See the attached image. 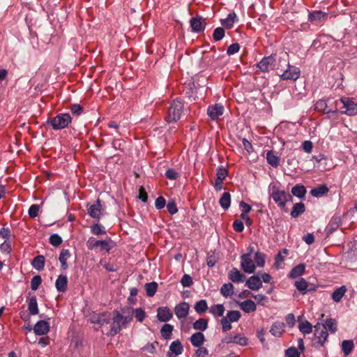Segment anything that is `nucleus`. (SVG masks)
Instances as JSON below:
<instances>
[{"label":"nucleus","mask_w":357,"mask_h":357,"mask_svg":"<svg viewBox=\"0 0 357 357\" xmlns=\"http://www.w3.org/2000/svg\"><path fill=\"white\" fill-rule=\"evenodd\" d=\"M250 254L247 253L241 256V268L248 273H252L255 271V262L250 259Z\"/></svg>","instance_id":"nucleus-7"},{"label":"nucleus","mask_w":357,"mask_h":357,"mask_svg":"<svg viewBox=\"0 0 357 357\" xmlns=\"http://www.w3.org/2000/svg\"><path fill=\"white\" fill-rule=\"evenodd\" d=\"M70 257V252L67 249H63L61 250L59 260L61 264V268L63 270H66L68 268L67 260Z\"/></svg>","instance_id":"nucleus-26"},{"label":"nucleus","mask_w":357,"mask_h":357,"mask_svg":"<svg viewBox=\"0 0 357 357\" xmlns=\"http://www.w3.org/2000/svg\"><path fill=\"white\" fill-rule=\"evenodd\" d=\"M204 20L201 17H192L190 20V26L193 31L201 32L204 29Z\"/></svg>","instance_id":"nucleus-16"},{"label":"nucleus","mask_w":357,"mask_h":357,"mask_svg":"<svg viewBox=\"0 0 357 357\" xmlns=\"http://www.w3.org/2000/svg\"><path fill=\"white\" fill-rule=\"evenodd\" d=\"M340 220L338 217H333L329 222L328 227L331 232L335 231L340 226Z\"/></svg>","instance_id":"nucleus-54"},{"label":"nucleus","mask_w":357,"mask_h":357,"mask_svg":"<svg viewBox=\"0 0 357 357\" xmlns=\"http://www.w3.org/2000/svg\"><path fill=\"white\" fill-rule=\"evenodd\" d=\"M167 208L168 212L172 215L175 214L178 211L176 204L173 200L168 202L167 204Z\"/></svg>","instance_id":"nucleus-60"},{"label":"nucleus","mask_w":357,"mask_h":357,"mask_svg":"<svg viewBox=\"0 0 357 357\" xmlns=\"http://www.w3.org/2000/svg\"><path fill=\"white\" fill-rule=\"evenodd\" d=\"M191 344L196 347H199L204 343L205 337L202 332H197L190 337Z\"/></svg>","instance_id":"nucleus-22"},{"label":"nucleus","mask_w":357,"mask_h":357,"mask_svg":"<svg viewBox=\"0 0 357 357\" xmlns=\"http://www.w3.org/2000/svg\"><path fill=\"white\" fill-rule=\"evenodd\" d=\"M68 278L66 275H59L55 282V287L59 291H65L67 287Z\"/></svg>","instance_id":"nucleus-25"},{"label":"nucleus","mask_w":357,"mask_h":357,"mask_svg":"<svg viewBox=\"0 0 357 357\" xmlns=\"http://www.w3.org/2000/svg\"><path fill=\"white\" fill-rule=\"evenodd\" d=\"M134 310L133 316H135L138 321L142 322L146 316L144 310L142 308H137L135 310Z\"/></svg>","instance_id":"nucleus-51"},{"label":"nucleus","mask_w":357,"mask_h":357,"mask_svg":"<svg viewBox=\"0 0 357 357\" xmlns=\"http://www.w3.org/2000/svg\"><path fill=\"white\" fill-rule=\"evenodd\" d=\"M347 291V288L345 286H342L337 289H336L331 294L332 299L335 302H340L344 294Z\"/></svg>","instance_id":"nucleus-28"},{"label":"nucleus","mask_w":357,"mask_h":357,"mask_svg":"<svg viewBox=\"0 0 357 357\" xmlns=\"http://www.w3.org/2000/svg\"><path fill=\"white\" fill-rule=\"evenodd\" d=\"M252 297L254 298L257 301V303L262 306L266 305L267 301H268V298L263 294H257V295L252 294Z\"/></svg>","instance_id":"nucleus-58"},{"label":"nucleus","mask_w":357,"mask_h":357,"mask_svg":"<svg viewBox=\"0 0 357 357\" xmlns=\"http://www.w3.org/2000/svg\"><path fill=\"white\" fill-rule=\"evenodd\" d=\"M40 209V206L38 204H33L31 205L29 208V215L30 218H36L38 214Z\"/></svg>","instance_id":"nucleus-56"},{"label":"nucleus","mask_w":357,"mask_h":357,"mask_svg":"<svg viewBox=\"0 0 357 357\" xmlns=\"http://www.w3.org/2000/svg\"><path fill=\"white\" fill-rule=\"evenodd\" d=\"M256 264L259 267H263L265 264V255L261 252H256L255 255Z\"/></svg>","instance_id":"nucleus-53"},{"label":"nucleus","mask_w":357,"mask_h":357,"mask_svg":"<svg viewBox=\"0 0 357 357\" xmlns=\"http://www.w3.org/2000/svg\"><path fill=\"white\" fill-rule=\"evenodd\" d=\"M246 285L252 290H258L262 286V282L258 276H251L247 281Z\"/></svg>","instance_id":"nucleus-21"},{"label":"nucleus","mask_w":357,"mask_h":357,"mask_svg":"<svg viewBox=\"0 0 357 357\" xmlns=\"http://www.w3.org/2000/svg\"><path fill=\"white\" fill-rule=\"evenodd\" d=\"M226 343H236L241 346H245L248 344V339L240 335H236L234 336L226 337L225 338Z\"/></svg>","instance_id":"nucleus-19"},{"label":"nucleus","mask_w":357,"mask_h":357,"mask_svg":"<svg viewBox=\"0 0 357 357\" xmlns=\"http://www.w3.org/2000/svg\"><path fill=\"white\" fill-rule=\"evenodd\" d=\"M271 197L274 202L281 208H284L287 202L291 199L292 197L290 194L284 190H275L273 191Z\"/></svg>","instance_id":"nucleus-5"},{"label":"nucleus","mask_w":357,"mask_h":357,"mask_svg":"<svg viewBox=\"0 0 357 357\" xmlns=\"http://www.w3.org/2000/svg\"><path fill=\"white\" fill-rule=\"evenodd\" d=\"M229 278L234 282H243L245 279V276L236 268H233L230 271Z\"/></svg>","instance_id":"nucleus-24"},{"label":"nucleus","mask_w":357,"mask_h":357,"mask_svg":"<svg viewBox=\"0 0 357 357\" xmlns=\"http://www.w3.org/2000/svg\"><path fill=\"white\" fill-rule=\"evenodd\" d=\"M240 50V45L238 43H233L229 46L227 50V53L229 55L234 54L238 52Z\"/></svg>","instance_id":"nucleus-63"},{"label":"nucleus","mask_w":357,"mask_h":357,"mask_svg":"<svg viewBox=\"0 0 357 357\" xmlns=\"http://www.w3.org/2000/svg\"><path fill=\"white\" fill-rule=\"evenodd\" d=\"M32 266L38 271H41L45 267V257L43 255H38L33 258Z\"/></svg>","instance_id":"nucleus-33"},{"label":"nucleus","mask_w":357,"mask_h":357,"mask_svg":"<svg viewBox=\"0 0 357 357\" xmlns=\"http://www.w3.org/2000/svg\"><path fill=\"white\" fill-rule=\"evenodd\" d=\"M305 204L302 202L296 203L294 205L291 212L292 218H297L305 212Z\"/></svg>","instance_id":"nucleus-29"},{"label":"nucleus","mask_w":357,"mask_h":357,"mask_svg":"<svg viewBox=\"0 0 357 357\" xmlns=\"http://www.w3.org/2000/svg\"><path fill=\"white\" fill-rule=\"evenodd\" d=\"M241 312L237 310H231L229 311L227 314L226 317L231 321V322H235L238 321V319L241 318Z\"/></svg>","instance_id":"nucleus-49"},{"label":"nucleus","mask_w":357,"mask_h":357,"mask_svg":"<svg viewBox=\"0 0 357 357\" xmlns=\"http://www.w3.org/2000/svg\"><path fill=\"white\" fill-rule=\"evenodd\" d=\"M224 107L220 104H215L208 107L207 113L213 120H216L223 114Z\"/></svg>","instance_id":"nucleus-12"},{"label":"nucleus","mask_w":357,"mask_h":357,"mask_svg":"<svg viewBox=\"0 0 357 357\" xmlns=\"http://www.w3.org/2000/svg\"><path fill=\"white\" fill-rule=\"evenodd\" d=\"M110 319L109 312L95 314L91 317V321L92 323L98 324L101 326L109 324Z\"/></svg>","instance_id":"nucleus-11"},{"label":"nucleus","mask_w":357,"mask_h":357,"mask_svg":"<svg viewBox=\"0 0 357 357\" xmlns=\"http://www.w3.org/2000/svg\"><path fill=\"white\" fill-rule=\"evenodd\" d=\"M181 282L183 287H190L192 284V279L189 275L185 274L183 276Z\"/></svg>","instance_id":"nucleus-62"},{"label":"nucleus","mask_w":357,"mask_h":357,"mask_svg":"<svg viewBox=\"0 0 357 357\" xmlns=\"http://www.w3.org/2000/svg\"><path fill=\"white\" fill-rule=\"evenodd\" d=\"M328 188H327V186L325 185H322L312 189L310 191V194L313 197H319L326 195V193H328Z\"/></svg>","instance_id":"nucleus-31"},{"label":"nucleus","mask_w":357,"mask_h":357,"mask_svg":"<svg viewBox=\"0 0 357 357\" xmlns=\"http://www.w3.org/2000/svg\"><path fill=\"white\" fill-rule=\"evenodd\" d=\"M298 68L288 64L287 69L280 75L282 79L296 80L300 76Z\"/></svg>","instance_id":"nucleus-8"},{"label":"nucleus","mask_w":357,"mask_h":357,"mask_svg":"<svg viewBox=\"0 0 357 357\" xmlns=\"http://www.w3.org/2000/svg\"><path fill=\"white\" fill-rule=\"evenodd\" d=\"M321 326H326V330H329L331 333L337 331V321L334 319H326L325 324Z\"/></svg>","instance_id":"nucleus-45"},{"label":"nucleus","mask_w":357,"mask_h":357,"mask_svg":"<svg viewBox=\"0 0 357 357\" xmlns=\"http://www.w3.org/2000/svg\"><path fill=\"white\" fill-rule=\"evenodd\" d=\"M220 293L224 297H228L234 294V286L231 283L223 284L220 289Z\"/></svg>","instance_id":"nucleus-37"},{"label":"nucleus","mask_w":357,"mask_h":357,"mask_svg":"<svg viewBox=\"0 0 357 357\" xmlns=\"http://www.w3.org/2000/svg\"><path fill=\"white\" fill-rule=\"evenodd\" d=\"M295 286L296 287L297 289L303 294L306 293L308 287L307 282L303 278H301L300 280L296 281Z\"/></svg>","instance_id":"nucleus-48"},{"label":"nucleus","mask_w":357,"mask_h":357,"mask_svg":"<svg viewBox=\"0 0 357 357\" xmlns=\"http://www.w3.org/2000/svg\"><path fill=\"white\" fill-rule=\"evenodd\" d=\"M91 231L95 235L105 234V231L98 224H95L91 226Z\"/></svg>","instance_id":"nucleus-64"},{"label":"nucleus","mask_w":357,"mask_h":357,"mask_svg":"<svg viewBox=\"0 0 357 357\" xmlns=\"http://www.w3.org/2000/svg\"><path fill=\"white\" fill-rule=\"evenodd\" d=\"M189 309V305L183 302L176 306L174 309L175 314L178 319L185 318L188 314Z\"/></svg>","instance_id":"nucleus-18"},{"label":"nucleus","mask_w":357,"mask_h":357,"mask_svg":"<svg viewBox=\"0 0 357 357\" xmlns=\"http://www.w3.org/2000/svg\"><path fill=\"white\" fill-rule=\"evenodd\" d=\"M314 336L318 339V343L320 346H323L325 341L328 337V333L326 330V326L317 324L314 326Z\"/></svg>","instance_id":"nucleus-9"},{"label":"nucleus","mask_w":357,"mask_h":357,"mask_svg":"<svg viewBox=\"0 0 357 357\" xmlns=\"http://www.w3.org/2000/svg\"><path fill=\"white\" fill-rule=\"evenodd\" d=\"M173 326L169 324H165L163 325L160 330L161 335L165 339L168 340L171 337L172 335Z\"/></svg>","instance_id":"nucleus-36"},{"label":"nucleus","mask_w":357,"mask_h":357,"mask_svg":"<svg viewBox=\"0 0 357 357\" xmlns=\"http://www.w3.org/2000/svg\"><path fill=\"white\" fill-rule=\"evenodd\" d=\"M28 310L31 315H36L38 314V303L35 296H32L29 298L28 303Z\"/></svg>","instance_id":"nucleus-30"},{"label":"nucleus","mask_w":357,"mask_h":357,"mask_svg":"<svg viewBox=\"0 0 357 357\" xmlns=\"http://www.w3.org/2000/svg\"><path fill=\"white\" fill-rule=\"evenodd\" d=\"M87 246L89 249H96L100 247L107 252L110 250V246L107 241H96L93 238H90L87 241Z\"/></svg>","instance_id":"nucleus-13"},{"label":"nucleus","mask_w":357,"mask_h":357,"mask_svg":"<svg viewBox=\"0 0 357 357\" xmlns=\"http://www.w3.org/2000/svg\"><path fill=\"white\" fill-rule=\"evenodd\" d=\"M343 104L345 111L343 112L344 114L349 116H355L357 114V102H354L348 98H342L340 99Z\"/></svg>","instance_id":"nucleus-6"},{"label":"nucleus","mask_w":357,"mask_h":357,"mask_svg":"<svg viewBox=\"0 0 357 357\" xmlns=\"http://www.w3.org/2000/svg\"><path fill=\"white\" fill-rule=\"evenodd\" d=\"M298 328L303 334H310L312 331V326L308 321L299 323Z\"/></svg>","instance_id":"nucleus-42"},{"label":"nucleus","mask_w":357,"mask_h":357,"mask_svg":"<svg viewBox=\"0 0 357 357\" xmlns=\"http://www.w3.org/2000/svg\"><path fill=\"white\" fill-rule=\"evenodd\" d=\"M220 323L222 326L223 332H226L231 328V321L227 319V317H223L220 320Z\"/></svg>","instance_id":"nucleus-57"},{"label":"nucleus","mask_w":357,"mask_h":357,"mask_svg":"<svg viewBox=\"0 0 357 357\" xmlns=\"http://www.w3.org/2000/svg\"><path fill=\"white\" fill-rule=\"evenodd\" d=\"M275 61L274 56L271 55L261 59L258 63V67L262 72H268L274 68Z\"/></svg>","instance_id":"nucleus-10"},{"label":"nucleus","mask_w":357,"mask_h":357,"mask_svg":"<svg viewBox=\"0 0 357 357\" xmlns=\"http://www.w3.org/2000/svg\"><path fill=\"white\" fill-rule=\"evenodd\" d=\"M183 109V104L181 101L176 99L172 101L168 109L166 120L169 123L176 122L180 119Z\"/></svg>","instance_id":"nucleus-2"},{"label":"nucleus","mask_w":357,"mask_h":357,"mask_svg":"<svg viewBox=\"0 0 357 357\" xmlns=\"http://www.w3.org/2000/svg\"><path fill=\"white\" fill-rule=\"evenodd\" d=\"M326 17V14L322 11H315L312 13H310L309 15V20L311 22L320 21L321 19H324Z\"/></svg>","instance_id":"nucleus-47"},{"label":"nucleus","mask_w":357,"mask_h":357,"mask_svg":"<svg viewBox=\"0 0 357 357\" xmlns=\"http://www.w3.org/2000/svg\"><path fill=\"white\" fill-rule=\"evenodd\" d=\"M183 347L179 340L173 341L169 346V351L174 356H178L182 354Z\"/></svg>","instance_id":"nucleus-27"},{"label":"nucleus","mask_w":357,"mask_h":357,"mask_svg":"<svg viewBox=\"0 0 357 357\" xmlns=\"http://www.w3.org/2000/svg\"><path fill=\"white\" fill-rule=\"evenodd\" d=\"M72 121V118L68 113H61L56 116L50 119L48 123H50L54 130H61L66 128Z\"/></svg>","instance_id":"nucleus-3"},{"label":"nucleus","mask_w":357,"mask_h":357,"mask_svg":"<svg viewBox=\"0 0 357 357\" xmlns=\"http://www.w3.org/2000/svg\"><path fill=\"white\" fill-rule=\"evenodd\" d=\"M314 109L317 111H321L325 114H329L331 112L332 113H336L337 109H333L331 108H329L328 106V104L325 100H318L315 105Z\"/></svg>","instance_id":"nucleus-20"},{"label":"nucleus","mask_w":357,"mask_h":357,"mask_svg":"<svg viewBox=\"0 0 357 357\" xmlns=\"http://www.w3.org/2000/svg\"><path fill=\"white\" fill-rule=\"evenodd\" d=\"M158 284L155 282L146 283L145 284L146 295L150 297L154 296L156 292Z\"/></svg>","instance_id":"nucleus-44"},{"label":"nucleus","mask_w":357,"mask_h":357,"mask_svg":"<svg viewBox=\"0 0 357 357\" xmlns=\"http://www.w3.org/2000/svg\"><path fill=\"white\" fill-rule=\"evenodd\" d=\"M266 160L268 163L274 167H277L279 165L280 158L275 155L273 151L267 152Z\"/></svg>","instance_id":"nucleus-32"},{"label":"nucleus","mask_w":357,"mask_h":357,"mask_svg":"<svg viewBox=\"0 0 357 357\" xmlns=\"http://www.w3.org/2000/svg\"><path fill=\"white\" fill-rule=\"evenodd\" d=\"M134 310L132 308L126 307L122 309V313L118 311L114 312V316L112 318L109 334L114 335L119 333L123 326L130 322L132 319Z\"/></svg>","instance_id":"nucleus-1"},{"label":"nucleus","mask_w":357,"mask_h":357,"mask_svg":"<svg viewBox=\"0 0 357 357\" xmlns=\"http://www.w3.org/2000/svg\"><path fill=\"white\" fill-rule=\"evenodd\" d=\"M287 357H299L300 353L295 347H290L285 351Z\"/></svg>","instance_id":"nucleus-59"},{"label":"nucleus","mask_w":357,"mask_h":357,"mask_svg":"<svg viewBox=\"0 0 357 357\" xmlns=\"http://www.w3.org/2000/svg\"><path fill=\"white\" fill-rule=\"evenodd\" d=\"M208 327V321L206 319L200 318L197 319L194 324H193V328L195 330L204 331H205Z\"/></svg>","instance_id":"nucleus-41"},{"label":"nucleus","mask_w":357,"mask_h":357,"mask_svg":"<svg viewBox=\"0 0 357 357\" xmlns=\"http://www.w3.org/2000/svg\"><path fill=\"white\" fill-rule=\"evenodd\" d=\"M50 325L47 321L41 320L38 321L33 327L34 333L38 335H43L48 333Z\"/></svg>","instance_id":"nucleus-14"},{"label":"nucleus","mask_w":357,"mask_h":357,"mask_svg":"<svg viewBox=\"0 0 357 357\" xmlns=\"http://www.w3.org/2000/svg\"><path fill=\"white\" fill-rule=\"evenodd\" d=\"M42 282V279L40 275L34 276L31 280V288L32 290L36 291L38 289Z\"/></svg>","instance_id":"nucleus-52"},{"label":"nucleus","mask_w":357,"mask_h":357,"mask_svg":"<svg viewBox=\"0 0 357 357\" xmlns=\"http://www.w3.org/2000/svg\"><path fill=\"white\" fill-rule=\"evenodd\" d=\"M50 243L56 247L60 245L62 243V238L58 234H52L50 237Z\"/></svg>","instance_id":"nucleus-55"},{"label":"nucleus","mask_w":357,"mask_h":357,"mask_svg":"<svg viewBox=\"0 0 357 357\" xmlns=\"http://www.w3.org/2000/svg\"><path fill=\"white\" fill-rule=\"evenodd\" d=\"M225 36V30L222 27L216 28L213 33V39L216 41L222 40Z\"/></svg>","instance_id":"nucleus-50"},{"label":"nucleus","mask_w":357,"mask_h":357,"mask_svg":"<svg viewBox=\"0 0 357 357\" xmlns=\"http://www.w3.org/2000/svg\"><path fill=\"white\" fill-rule=\"evenodd\" d=\"M219 203L222 208L227 209L231 204V195L229 192H225L222 194L219 200Z\"/></svg>","instance_id":"nucleus-35"},{"label":"nucleus","mask_w":357,"mask_h":357,"mask_svg":"<svg viewBox=\"0 0 357 357\" xmlns=\"http://www.w3.org/2000/svg\"><path fill=\"white\" fill-rule=\"evenodd\" d=\"M208 309V305L205 300H200L195 305V310L197 313L205 312Z\"/></svg>","instance_id":"nucleus-46"},{"label":"nucleus","mask_w":357,"mask_h":357,"mask_svg":"<svg viewBox=\"0 0 357 357\" xmlns=\"http://www.w3.org/2000/svg\"><path fill=\"white\" fill-rule=\"evenodd\" d=\"M236 19V15L234 13H229L227 18L221 20V24L227 29H231Z\"/></svg>","instance_id":"nucleus-34"},{"label":"nucleus","mask_w":357,"mask_h":357,"mask_svg":"<svg viewBox=\"0 0 357 357\" xmlns=\"http://www.w3.org/2000/svg\"><path fill=\"white\" fill-rule=\"evenodd\" d=\"M305 265L303 264L296 266L290 272L289 276L292 278H298L305 271Z\"/></svg>","instance_id":"nucleus-39"},{"label":"nucleus","mask_w":357,"mask_h":357,"mask_svg":"<svg viewBox=\"0 0 357 357\" xmlns=\"http://www.w3.org/2000/svg\"><path fill=\"white\" fill-rule=\"evenodd\" d=\"M105 209L99 199L91 205L87 204V213L94 219L99 220L103 215Z\"/></svg>","instance_id":"nucleus-4"},{"label":"nucleus","mask_w":357,"mask_h":357,"mask_svg":"<svg viewBox=\"0 0 357 357\" xmlns=\"http://www.w3.org/2000/svg\"><path fill=\"white\" fill-rule=\"evenodd\" d=\"M285 324L283 322H274L270 329V333L274 337H281L284 333Z\"/></svg>","instance_id":"nucleus-15"},{"label":"nucleus","mask_w":357,"mask_h":357,"mask_svg":"<svg viewBox=\"0 0 357 357\" xmlns=\"http://www.w3.org/2000/svg\"><path fill=\"white\" fill-rule=\"evenodd\" d=\"M165 176L167 178L175 180L178 176V173L174 169H168L165 172Z\"/></svg>","instance_id":"nucleus-61"},{"label":"nucleus","mask_w":357,"mask_h":357,"mask_svg":"<svg viewBox=\"0 0 357 357\" xmlns=\"http://www.w3.org/2000/svg\"><path fill=\"white\" fill-rule=\"evenodd\" d=\"M209 312L214 316L222 317L225 312V307L222 304H217L211 307Z\"/></svg>","instance_id":"nucleus-40"},{"label":"nucleus","mask_w":357,"mask_h":357,"mask_svg":"<svg viewBox=\"0 0 357 357\" xmlns=\"http://www.w3.org/2000/svg\"><path fill=\"white\" fill-rule=\"evenodd\" d=\"M158 319L162 322L169 321L172 317V313L167 307H160L157 311Z\"/></svg>","instance_id":"nucleus-17"},{"label":"nucleus","mask_w":357,"mask_h":357,"mask_svg":"<svg viewBox=\"0 0 357 357\" xmlns=\"http://www.w3.org/2000/svg\"><path fill=\"white\" fill-rule=\"evenodd\" d=\"M291 193L293 195L298 197L299 198L304 197L306 193V189L304 185H296L291 189Z\"/></svg>","instance_id":"nucleus-38"},{"label":"nucleus","mask_w":357,"mask_h":357,"mask_svg":"<svg viewBox=\"0 0 357 357\" xmlns=\"http://www.w3.org/2000/svg\"><path fill=\"white\" fill-rule=\"evenodd\" d=\"M240 307L243 312L246 313L253 312L257 310L256 304L251 300H247L241 302L240 303Z\"/></svg>","instance_id":"nucleus-23"},{"label":"nucleus","mask_w":357,"mask_h":357,"mask_svg":"<svg viewBox=\"0 0 357 357\" xmlns=\"http://www.w3.org/2000/svg\"><path fill=\"white\" fill-rule=\"evenodd\" d=\"M354 346L352 340H344L342 342V349L345 356H348L352 351Z\"/></svg>","instance_id":"nucleus-43"}]
</instances>
